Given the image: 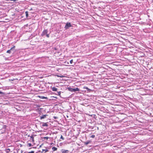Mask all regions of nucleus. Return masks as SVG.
I'll return each mask as SVG.
<instances>
[{"label": "nucleus", "mask_w": 153, "mask_h": 153, "mask_svg": "<svg viewBox=\"0 0 153 153\" xmlns=\"http://www.w3.org/2000/svg\"><path fill=\"white\" fill-rule=\"evenodd\" d=\"M4 94L2 92L0 91V94Z\"/></svg>", "instance_id": "24"}, {"label": "nucleus", "mask_w": 153, "mask_h": 153, "mask_svg": "<svg viewBox=\"0 0 153 153\" xmlns=\"http://www.w3.org/2000/svg\"><path fill=\"white\" fill-rule=\"evenodd\" d=\"M68 90L71 92H76V91H79V89L78 88H68Z\"/></svg>", "instance_id": "2"}, {"label": "nucleus", "mask_w": 153, "mask_h": 153, "mask_svg": "<svg viewBox=\"0 0 153 153\" xmlns=\"http://www.w3.org/2000/svg\"><path fill=\"white\" fill-rule=\"evenodd\" d=\"M10 149H7L6 150V152L8 153L10 152Z\"/></svg>", "instance_id": "13"}, {"label": "nucleus", "mask_w": 153, "mask_h": 153, "mask_svg": "<svg viewBox=\"0 0 153 153\" xmlns=\"http://www.w3.org/2000/svg\"><path fill=\"white\" fill-rule=\"evenodd\" d=\"M89 143V142H86L85 144L87 145Z\"/></svg>", "instance_id": "25"}, {"label": "nucleus", "mask_w": 153, "mask_h": 153, "mask_svg": "<svg viewBox=\"0 0 153 153\" xmlns=\"http://www.w3.org/2000/svg\"><path fill=\"white\" fill-rule=\"evenodd\" d=\"M53 118L55 119H56L58 118V117H56V116H53Z\"/></svg>", "instance_id": "19"}, {"label": "nucleus", "mask_w": 153, "mask_h": 153, "mask_svg": "<svg viewBox=\"0 0 153 153\" xmlns=\"http://www.w3.org/2000/svg\"><path fill=\"white\" fill-rule=\"evenodd\" d=\"M27 144L29 147H30L32 146V145L30 143H28Z\"/></svg>", "instance_id": "17"}, {"label": "nucleus", "mask_w": 153, "mask_h": 153, "mask_svg": "<svg viewBox=\"0 0 153 153\" xmlns=\"http://www.w3.org/2000/svg\"><path fill=\"white\" fill-rule=\"evenodd\" d=\"M52 149L53 151H55L57 150V148L55 147H53L52 148Z\"/></svg>", "instance_id": "12"}, {"label": "nucleus", "mask_w": 153, "mask_h": 153, "mask_svg": "<svg viewBox=\"0 0 153 153\" xmlns=\"http://www.w3.org/2000/svg\"><path fill=\"white\" fill-rule=\"evenodd\" d=\"M72 26L70 22H67L66 24L65 28V30H67Z\"/></svg>", "instance_id": "3"}, {"label": "nucleus", "mask_w": 153, "mask_h": 153, "mask_svg": "<svg viewBox=\"0 0 153 153\" xmlns=\"http://www.w3.org/2000/svg\"><path fill=\"white\" fill-rule=\"evenodd\" d=\"M42 98L43 99H45V98H47V97H42Z\"/></svg>", "instance_id": "23"}, {"label": "nucleus", "mask_w": 153, "mask_h": 153, "mask_svg": "<svg viewBox=\"0 0 153 153\" xmlns=\"http://www.w3.org/2000/svg\"><path fill=\"white\" fill-rule=\"evenodd\" d=\"M23 152L22 151H21V152L22 153Z\"/></svg>", "instance_id": "27"}, {"label": "nucleus", "mask_w": 153, "mask_h": 153, "mask_svg": "<svg viewBox=\"0 0 153 153\" xmlns=\"http://www.w3.org/2000/svg\"><path fill=\"white\" fill-rule=\"evenodd\" d=\"M62 153H68L69 151L68 150H66L64 149H62L61 151Z\"/></svg>", "instance_id": "6"}, {"label": "nucleus", "mask_w": 153, "mask_h": 153, "mask_svg": "<svg viewBox=\"0 0 153 153\" xmlns=\"http://www.w3.org/2000/svg\"><path fill=\"white\" fill-rule=\"evenodd\" d=\"M34 151H31L30 152H28L27 153H34Z\"/></svg>", "instance_id": "22"}, {"label": "nucleus", "mask_w": 153, "mask_h": 153, "mask_svg": "<svg viewBox=\"0 0 153 153\" xmlns=\"http://www.w3.org/2000/svg\"><path fill=\"white\" fill-rule=\"evenodd\" d=\"M95 137V136L94 135V134H93V135H91L90 137H91V138H94Z\"/></svg>", "instance_id": "16"}, {"label": "nucleus", "mask_w": 153, "mask_h": 153, "mask_svg": "<svg viewBox=\"0 0 153 153\" xmlns=\"http://www.w3.org/2000/svg\"><path fill=\"white\" fill-rule=\"evenodd\" d=\"M15 46H13V47L11 48L10 50H8L7 51V53H11L12 51L14 52L15 51Z\"/></svg>", "instance_id": "4"}, {"label": "nucleus", "mask_w": 153, "mask_h": 153, "mask_svg": "<svg viewBox=\"0 0 153 153\" xmlns=\"http://www.w3.org/2000/svg\"><path fill=\"white\" fill-rule=\"evenodd\" d=\"M36 136V135L32 134L30 136V140H31L33 142H34V136Z\"/></svg>", "instance_id": "5"}, {"label": "nucleus", "mask_w": 153, "mask_h": 153, "mask_svg": "<svg viewBox=\"0 0 153 153\" xmlns=\"http://www.w3.org/2000/svg\"><path fill=\"white\" fill-rule=\"evenodd\" d=\"M44 151H45V152H48V149H42V151H41V152H42ZM39 152H41V151H39Z\"/></svg>", "instance_id": "11"}, {"label": "nucleus", "mask_w": 153, "mask_h": 153, "mask_svg": "<svg viewBox=\"0 0 153 153\" xmlns=\"http://www.w3.org/2000/svg\"><path fill=\"white\" fill-rule=\"evenodd\" d=\"M44 138L45 139L48 140V139L49 138V137H45Z\"/></svg>", "instance_id": "20"}, {"label": "nucleus", "mask_w": 153, "mask_h": 153, "mask_svg": "<svg viewBox=\"0 0 153 153\" xmlns=\"http://www.w3.org/2000/svg\"><path fill=\"white\" fill-rule=\"evenodd\" d=\"M26 16L27 17L28 16V12L27 11H26L25 12Z\"/></svg>", "instance_id": "14"}, {"label": "nucleus", "mask_w": 153, "mask_h": 153, "mask_svg": "<svg viewBox=\"0 0 153 153\" xmlns=\"http://www.w3.org/2000/svg\"><path fill=\"white\" fill-rule=\"evenodd\" d=\"M57 88L55 87H53L52 88V90L53 91H57Z\"/></svg>", "instance_id": "10"}, {"label": "nucleus", "mask_w": 153, "mask_h": 153, "mask_svg": "<svg viewBox=\"0 0 153 153\" xmlns=\"http://www.w3.org/2000/svg\"><path fill=\"white\" fill-rule=\"evenodd\" d=\"M42 126L44 127V126H48V124L47 123H42Z\"/></svg>", "instance_id": "8"}, {"label": "nucleus", "mask_w": 153, "mask_h": 153, "mask_svg": "<svg viewBox=\"0 0 153 153\" xmlns=\"http://www.w3.org/2000/svg\"><path fill=\"white\" fill-rule=\"evenodd\" d=\"M61 91L57 92V94H57L58 95L60 96V94H61Z\"/></svg>", "instance_id": "15"}, {"label": "nucleus", "mask_w": 153, "mask_h": 153, "mask_svg": "<svg viewBox=\"0 0 153 153\" xmlns=\"http://www.w3.org/2000/svg\"><path fill=\"white\" fill-rule=\"evenodd\" d=\"M30 136H30V135H27V136H28V137H30Z\"/></svg>", "instance_id": "26"}, {"label": "nucleus", "mask_w": 153, "mask_h": 153, "mask_svg": "<svg viewBox=\"0 0 153 153\" xmlns=\"http://www.w3.org/2000/svg\"><path fill=\"white\" fill-rule=\"evenodd\" d=\"M48 30L47 29L44 30L42 32V34L41 36H44L46 35V37L48 38H49L50 36L49 34H48Z\"/></svg>", "instance_id": "1"}, {"label": "nucleus", "mask_w": 153, "mask_h": 153, "mask_svg": "<svg viewBox=\"0 0 153 153\" xmlns=\"http://www.w3.org/2000/svg\"><path fill=\"white\" fill-rule=\"evenodd\" d=\"M73 62V60L71 59L70 61V63L71 64H72Z\"/></svg>", "instance_id": "21"}, {"label": "nucleus", "mask_w": 153, "mask_h": 153, "mask_svg": "<svg viewBox=\"0 0 153 153\" xmlns=\"http://www.w3.org/2000/svg\"><path fill=\"white\" fill-rule=\"evenodd\" d=\"M47 115H48L47 114L43 115L42 116H40V119L41 120H42V119H44L45 118H46V116H47Z\"/></svg>", "instance_id": "7"}, {"label": "nucleus", "mask_w": 153, "mask_h": 153, "mask_svg": "<svg viewBox=\"0 0 153 153\" xmlns=\"http://www.w3.org/2000/svg\"><path fill=\"white\" fill-rule=\"evenodd\" d=\"M60 139H61L62 140H64V138L62 136V135H61V136L60 137Z\"/></svg>", "instance_id": "18"}, {"label": "nucleus", "mask_w": 153, "mask_h": 153, "mask_svg": "<svg viewBox=\"0 0 153 153\" xmlns=\"http://www.w3.org/2000/svg\"><path fill=\"white\" fill-rule=\"evenodd\" d=\"M83 88L86 89L87 90V91L88 92H90V91H91V90L90 89L88 88L87 87H84Z\"/></svg>", "instance_id": "9"}]
</instances>
